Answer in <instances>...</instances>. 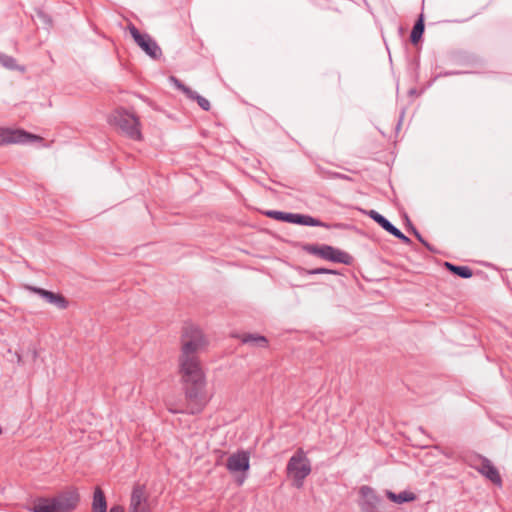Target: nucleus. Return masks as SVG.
I'll use <instances>...</instances> for the list:
<instances>
[{
    "label": "nucleus",
    "mask_w": 512,
    "mask_h": 512,
    "mask_svg": "<svg viewBox=\"0 0 512 512\" xmlns=\"http://www.w3.org/2000/svg\"><path fill=\"white\" fill-rule=\"evenodd\" d=\"M206 345L202 331L188 324L182 334V350L179 357V372L185 394L184 408H169L172 413L198 414L203 411L210 398L206 391V376L198 353Z\"/></svg>",
    "instance_id": "f257e3e1"
},
{
    "label": "nucleus",
    "mask_w": 512,
    "mask_h": 512,
    "mask_svg": "<svg viewBox=\"0 0 512 512\" xmlns=\"http://www.w3.org/2000/svg\"><path fill=\"white\" fill-rule=\"evenodd\" d=\"M413 233H414L415 237H416V238H417V239H418V240H419V241H420L424 246H426L428 249H431V248H430V245L428 244V242H426V241L423 239L422 235H421V234H420V233H419L415 228H413Z\"/></svg>",
    "instance_id": "bb28decb"
},
{
    "label": "nucleus",
    "mask_w": 512,
    "mask_h": 512,
    "mask_svg": "<svg viewBox=\"0 0 512 512\" xmlns=\"http://www.w3.org/2000/svg\"><path fill=\"white\" fill-rule=\"evenodd\" d=\"M242 342L244 344H251L257 347H265L267 344V339L261 335L245 334L242 338Z\"/></svg>",
    "instance_id": "4be33fe9"
},
{
    "label": "nucleus",
    "mask_w": 512,
    "mask_h": 512,
    "mask_svg": "<svg viewBox=\"0 0 512 512\" xmlns=\"http://www.w3.org/2000/svg\"><path fill=\"white\" fill-rule=\"evenodd\" d=\"M191 100H196L198 105L204 110L209 111L210 110V102L204 98L203 96L199 95L196 91H193V95L188 96Z\"/></svg>",
    "instance_id": "5701e85b"
},
{
    "label": "nucleus",
    "mask_w": 512,
    "mask_h": 512,
    "mask_svg": "<svg viewBox=\"0 0 512 512\" xmlns=\"http://www.w3.org/2000/svg\"><path fill=\"white\" fill-rule=\"evenodd\" d=\"M243 481H244V478H243V479H241V480H239V481H238L239 485H241V484L243 483Z\"/></svg>",
    "instance_id": "7c9ffc66"
},
{
    "label": "nucleus",
    "mask_w": 512,
    "mask_h": 512,
    "mask_svg": "<svg viewBox=\"0 0 512 512\" xmlns=\"http://www.w3.org/2000/svg\"><path fill=\"white\" fill-rule=\"evenodd\" d=\"M359 507L361 512H380L381 498L370 486L363 485L359 488Z\"/></svg>",
    "instance_id": "1a4fd4ad"
},
{
    "label": "nucleus",
    "mask_w": 512,
    "mask_h": 512,
    "mask_svg": "<svg viewBox=\"0 0 512 512\" xmlns=\"http://www.w3.org/2000/svg\"><path fill=\"white\" fill-rule=\"evenodd\" d=\"M128 512H152L149 497L144 485H134L130 496Z\"/></svg>",
    "instance_id": "6e6552de"
},
{
    "label": "nucleus",
    "mask_w": 512,
    "mask_h": 512,
    "mask_svg": "<svg viewBox=\"0 0 512 512\" xmlns=\"http://www.w3.org/2000/svg\"><path fill=\"white\" fill-rule=\"evenodd\" d=\"M111 124L118 127L127 137L133 140L141 139L139 119L126 109H116L110 116Z\"/></svg>",
    "instance_id": "f03ea898"
},
{
    "label": "nucleus",
    "mask_w": 512,
    "mask_h": 512,
    "mask_svg": "<svg viewBox=\"0 0 512 512\" xmlns=\"http://www.w3.org/2000/svg\"><path fill=\"white\" fill-rule=\"evenodd\" d=\"M41 140L42 138L40 136L26 132L24 130L0 128V146L6 144H26Z\"/></svg>",
    "instance_id": "0eeeda50"
},
{
    "label": "nucleus",
    "mask_w": 512,
    "mask_h": 512,
    "mask_svg": "<svg viewBox=\"0 0 512 512\" xmlns=\"http://www.w3.org/2000/svg\"><path fill=\"white\" fill-rule=\"evenodd\" d=\"M445 267L453 274L463 278L468 279L472 277L473 272L468 266H457L450 262H445Z\"/></svg>",
    "instance_id": "6ab92c4d"
},
{
    "label": "nucleus",
    "mask_w": 512,
    "mask_h": 512,
    "mask_svg": "<svg viewBox=\"0 0 512 512\" xmlns=\"http://www.w3.org/2000/svg\"><path fill=\"white\" fill-rule=\"evenodd\" d=\"M2 434V427L0 426V435Z\"/></svg>",
    "instance_id": "473e14b6"
},
{
    "label": "nucleus",
    "mask_w": 512,
    "mask_h": 512,
    "mask_svg": "<svg viewBox=\"0 0 512 512\" xmlns=\"http://www.w3.org/2000/svg\"><path fill=\"white\" fill-rule=\"evenodd\" d=\"M309 274H337L335 270L327 269V268H315L309 271Z\"/></svg>",
    "instance_id": "393cba45"
},
{
    "label": "nucleus",
    "mask_w": 512,
    "mask_h": 512,
    "mask_svg": "<svg viewBox=\"0 0 512 512\" xmlns=\"http://www.w3.org/2000/svg\"><path fill=\"white\" fill-rule=\"evenodd\" d=\"M331 177L338 178V179H343V180H350V177L348 175L341 174V173H338V172L331 173Z\"/></svg>",
    "instance_id": "cd10ccee"
},
{
    "label": "nucleus",
    "mask_w": 512,
    "mask_h": 512,
    "mask_svg": "<svg viewBox=\"0 0 512 512\" xmlns=\"http://www.w3.org/2000/svg\"><path fill=\"white\" fill-rule=\"evenodd\" d=\"M287 473L293 478L294 486L301 488L304 479L311 472V463L302 448H299L287 463Z\"/></svg>",
    "instance_id": "7ed1b4c3"
},
{
    "label": "nucleus",
    "mask_w": 512,
    "mask_h": 512,
    "mask_svg": "<svg viewBox=\"0 0 512 512\" xmlns=\"http://www.w3.org/2000/svg\"><path fill=\"white\" fill-rule=\"evenodd\" d=\"M292 224L329 228V225L327 223H324L317 218H314L310 215L298 214V213H294V218H293Z\"/></svg>",
    "instance_id": "4468645a"
},
{
    "label": "nucleus",
    "mask_w": 512,
    "mask_h": 512,
    "mask_svg": "<svg viewBox=\"0 0 512 512\" xmlns=\"http://www.w3.org/2000/svg\"><path fill=\"white\" fill-rule=\"evenodd\" d=\"M397 239L401 240L405 244H410L411 240L409 237L404 235L398 228L395 230V232L392 234Z\"/></svg>",
    "instance_id": "a878e982"
},
{
    "label": "nucleus",
    "mask_w": 512,
    "mask_h": 512,
    "mask_svg": "<svg viewBox=\"0 0 512 512\" xmlns=\"http://www.w3.org/2000/svg\"><path fill=\"white\" fill-rule=\"evenodd\" d=\"M129 32L136 44L153 60H159L162 50L157 42L147 33H141L133 24H130Z\"/></svg>",
    "instance_id": "39448f33"
},
{
    "label": "nucleus",
    "mask_w": 512,
    "mask_h": 512,
    "mask_svg": "<svg viewBox=\"0 0 512 512\" xmlns=\"http://www.w3.org/2000/svg\"><path fill=\"white\" fill-rule=\"evenodd\" d=\"M53 499L59 512H70L77 507L80 495L76 489L69 488L53 497Z\"/></svg>",
    "instance_id": "9d476101"
},
{
    "label": "nucleus",
    "mask_w": 512,
    "mask_h": 512,
    "mask_svg": "<svg viewBox=\"0 0 512 512\" xmlns=\"http://www.w3.org/2000/svg\"><path fill=\"white\" fill-rule=\"evenodd\" d=\"M265 215L271 219L293 223L294 213L282 212L277 210H268Z\"/></svg>",
    "instance_id": "412c9836"
},
{
    "label": "nucleus",
    "mask_w": 512,
    "mask_h": 512,
    "mask_svg": "<svg viewBox=\"0 0 512 512\" xmlns=\"http://www.w3.org/2000/svg\"><path fill=\"white\" fill-rule=\"evenodd\" d=\"M469 464L493 484L499 487L502 486V479L499 471L488 458L477 454L471 458Z\"/></svg>",
    "instance_id": "423d86ee"
},
{
    "label": "nucleus",
    "mask_w": 512,
    "mask_h": 512,
    "mask_svg": "<svg viewBox=\"0 0 512 512\" xmlns=\"http://www.w3.org/2000/svg\"><path fill=\"white\" fill-rule=\"evenodd\" d=\"M424 30H425L424 19H423V15L421 14L419 16V18L417 19V21L415 22V24L412 28L411 34H410V40H411L412 44L418 43V41L421 39V37L424 33Z\"/></svg>",
    "instance_id": "a211bd4d"
},
{
    "label": "nucleus",
    "mask_w": 512,
    "mask_h": 512,
    "mask_svg": "<svg viewBox=\"0 0 512 512\" xmlns=\"http://www.w3.org/2000/svg\"><path fill=\"white\" fill-rule=\"evenodd\" d=\"M0 63L3 67L9 70H18L20 72H25V67L18 65L17 61L14 57L9 56L4 53H0Z\"/></svg>",
    "instance_id": "aec40b11"
},
{
    "label": "nucleus",
    "mask_w": 512,
    "mask_h": 512,
    "mask_svg": "<svg viewBox=\"0 0 512 512\" xmlns=\"http://www.w3.org/2000/svg\"><path fill=\"white\" fill-rule=\"evenodd\" d=\"M367 216L374 220L381 228L390 233L391 235L395 232V227L388 219L375 210H369L366 212Z\"/></svg>",
    "instance_id": "2eb2a0df"
},
{
    "label": "nucleus",
    "mask_w": 512,
    "mask_h": 512,
    "mask_svg": "<svg viewBox=\"0 0 512 512\" xmlns=\"http://www.w3.org/2000/svg\"><path fill=\"white\" fill-rule=\"evenodd\" d=\"M109 512H125V511H124V507L123 506L115 505V506L110 508Z\"/></svg>",
    "instance_id": "c756f323"
},
{
    "label": "nucleus",
    "mask_w": 512,
    "mask_h": 512,
    "mask_svg": "<svg viewBox=\"0 0 512 512\" xmlns=\"http://www.w3.org/2000/svg\"><path fill=\"white\" fill-rule=\"evenodd\" d=\"M171 81L175 84V86L181 90L187 97L191 94L193 95V90L186 85H184L180 80H178L176 77L172 76Z\"/></svg>",
    "instance_id": "b1692460"
},
{
    "label": "nucleus",
    "mask_w": 512,
    "mask_h": 512,
    "mask_svg": "<svg viewBox=\"0 0 512 512\" xmlns=\"http://www.w3.org/2000/svg\"><path fill=\"white\" fill-rule=\"evenodd\" d=\"M303 249L311 255H316L324 260L335 263L350 265L353 261V257L347 252L327 244H306Z\"/></svg>",
    "instance_id": "20e7f679"
},
{
    "label": "nucleus",
    "mask_w": 512,
    "mask_h": 512,
    "mask_svg": "<svg viewBox=\"0 0 512 512\" xmlns=\"http://www.w3.org/2000/svg\"><path fill=\"white\" fill-rule=\"evenodd\" d=\"M386 497L397 504H403L407 502H412L416 500V495L413 492L410 491H402L400 493H394L390 490H386L385 492Z\"/></svg>",
    "instance_id": "dca6fc26"
},
{
    "label": "nucleus",
    "mask_w": 512,
    "mask_h": 512,
    "mask_svg": "<svg viewBox=\"0 0 512 512\" xmlns=\"http://www.w3.org/2000/svg\"><path fill=\"white\" fill-rule=\"evenodd\" d=\"M92 512H107V502L104 492L97 487L94 491Z\"/></svg>",
    "instance_id": "f3484780"
},
{
    "label": "nucleus",
    "mask_w": 512,
    "mask_h": 512,
    "mask_svg": "<svg viewBox=\"0 0 512 512\" xmlns=\"http://www.w3.org/2000/svg\"><path fill=\"white\" fill-rule=\"evenodd\" d=\"M419 430H420L421 432H424L423 427H419Z\"/></svg>",
    "instance_id": "2f4dec72"
},
{
    "label": "nucleus",
    "mask_w": 512,
    "mask_h": 512,
    "mask_svg": "<svg viewBox=\"0 0 512 512\" xmlns=\"http://www.w3.org/2000/svg\"><path fill=\"white\" fill-rule=\"evenodd\" d=\"M226 468L230 473L247 472L250 468V452L238 450L232 453L227 458Z\"/></svg>",
    "instance_id": "9b49d317"
},
{
    "label": "nucleus",
    "mask_w": 512,
    "mask_h": 512,
    "mask_svg": "<svg viewBox=\"0 0 512 512\" xmlns=\"http://www.w3.org/2000/svg\"><path fill=\"white\" fill-rule=\"evenodd\" d=\"M28 289L31 290L32 292L38 294L46 302L56 306L59 309H66L68 307L67 299L59 293H54L52 291H49V290H46L43 288L32 287V286L28 287Z\"/></svg>",
    "instance_id": "f8f14e48"
},
{
    "label": "nucleus",
    "mask_w": 512,
    "mask_h": 512,
    "mask_svg": "<svg viewBox=\"0 0 512 512\" xmlns=\"http://www.w3.org/2000/svg\"><path fill=\"white\" fill-rule=\"evenodd\" d=\"M30 511L32 512H59L56 504L54 503V499L52 498H38L36 499Z\"/></svg>",
    "instance_id": "ddd939ff"
},
{
    "label": "nucleus",
    "mask_w": 512,
    "mask_h": 512,
    "mask_svg": "<svg viewBox=\"0 0 512 512\" xmlns=\"http://www.w3.org/2000/svg\"><path fill=\"white\" fill-rule=\"evenodd\" d=\"M38 17H39L40 19H42V20H43V22H45L46 24H50V22H51L50 18H49L46 14H44L43 12H41V11H39V12H38Z\"/></svg>",
    "instance_id": "c85d7f7f"
}]
</instances>
